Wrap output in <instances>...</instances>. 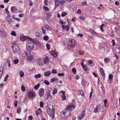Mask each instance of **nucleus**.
Instances as JSON below:
<instances>
[{
  "label": "nucleus",
  "instance_id": "4c0bfd02",
  "mask_svg": "<svg viewBox=\"0 0 120 120\" xmlns=\"http://www.w3.org/2000/svg\"><path fill=\"white\" fill-rule=\"evenodd\" d=\"M21 89L24 92L25 91V88L23 85H22V86Z\"/></svg>",
  "mask_w": 120,
  "mask_h": 120
},
{
  "label": "nucleus",
  "instance_id": "aec40b11",
  "mask_svg": "<svg viewBox=\"0 0 120 120\" xmlns=\"http://www.w3.org/2000/svg\"><path fill=\"white\" fill-rule=\"evenodd\" d=\"M86 65H84L83 66H82V68L83 70L85 71H87L88 70V68L86 67Z\"/></svg>",
  "mask_w": 120,
  "mask_h": 120
},
{
  "label": "nucleus",
  "instance_id": "1a4fd4ad",
  "mask_svg": "<svg viewBox=\"0 0 120 120\" xmlns=\"http://www.w3.org/2000/svg\"><path fill=\"white\" fill-rule=\"evenodd\" d=\"M75 107V106L74 105H71L68 106L66 109H68L70 111L71 110L74 109Z\"/></svg>",
  "mask_w": 120,
  "mask_h": 120
},
{
  "label": "nucleus",
  "instance_id": "423d86ee",
  "mask_svg": "<svg viewBox=\"0 0 120 120\" xmlns=\"http://www.w3.org/2000/svg\"><path fill=\"white\" fill-rule=\"evenodd\" d=\"M66 109V111L64 112L63 113V114L66 117H68L70 116L71 114V111L68 110V109Z\"/></svg>",
  "mask_w": 120,
  "mask_h": 120
},
{
  "label": "nucleus",
  "instance_id": "a211bd4d",
  "mask_svg": "<svg viewBox=\"0 0 120 120\" xmlns=\"http://www.w3.org/2000/svg\"><path fill=\"white\" fill-rule=\"evenodd\" d=\"M55 2V9L56 8L58 7L59 6L60 3V2H58L57 1H54Z\"/></svg>",
  "mask_w": 120,
  "mask_h": 120
},
{
  "label": "nucleus",
  "instance_id": "412c9836",
  "mask_svg": "<svg viewBox=\"0 0 120 120\" xmlns=\"http://www.w3.org/2000/svg\"><path fill=\"white\" fill-rule=\"evenodd\" d=\"M89 31L91 32L92 34L94 35H97V33L95 31L92 30H89Z\"/></svg>",
  "mask_w": 120,
  "mask_h": 120
},
{
  "label": "nucleus",
  "instance_id": "bf43d9fd",
  "mask_svg": "<svg viewBox=\"0 0 120 120\" xmlns=\"http://www.w3.org/2000/svg\"><path fill=\"white\" fill-rule=\"evenodd\" d=\"M115 4L116 5H118L119 4V3L118 1H116L115 2Z\"/></svg>",
  "mask_w": 120,
  "mask_h": 120
},
{
  "label": "nucleus",
  "instance_id": "bb28decb",
  "mask_svg": "<svg viewBox=\"0 0 120 120\" xmlns=\"http://www.w3.org/2000/svg\"><path fill=\"white\" fill-rule=\"evenodd\" d=\"M3 71V68L2 67H0V74L2 75Z\"/></svg>",
  "mask_w": 120,
  "mask_h": 120
},
{
  "label": "nucleus",
  "instance_id": "a19ab883",
  "mask_svg": "<svg viewBox=\"0 0 120 120\" xmlns=\"http://www.w3.org/2000/svg\"><path fill=\"white\" fill-rule=\"evenodd\" d=\"M46 46L47 49L48 50H49L50 49V45L48 43H47L46 44Z\"/></svg>",
  "mask_w": 120,
  "mask_h": 120
},
{
  "label": "nucleus",
  "instance_id": "052dcab7",
  "mask_svg": "<svg viewBox=\"0 0 120 120\" xmlns=\"http://www.w3.org/2000/svg\"><path fill=\"white\" fill-rule=\"evenodd\" d=\"M107 100L106 99H105L104 100V103L105 105L107 103Z\"/></svg>",
  "mask_w": 120,
  "mask_h": 120
},
{
  "label": "nucleus",
  "instance_id": "09e8293b",
  "mask_svg": "<svg viewBox=\"0 0 120 120\" xmlns=\"http://www.w3.org/2000/svg\"><path fill=\"white\" fill-rule=\"evenodd\" d=\"M11 34L13 36H15L16 34L15 32V31H12L11 33Z\"/></svg>",
  "mask_w": 120,
  "mask_h": 120
},
{
  "label": "nucleus",
  "instance_id": "4468645a",
  "mask_svg": "<svg viewBox=\"0 0 120 120\" xmlns=\"http://www.w3.org/2000/svg\"><path fill=\"white\" fill-rule=\"evenodd\" d=\"M45 96H46L47 97V99L49 101V99H50V98H51V97L50 95V93L49 92H48L45 95Z\"/></svg>",
  "mask_w": 120,
  "mask_h": 120
},
{
  "label": "nucleus",
  "instance_id": "2f4dec72",
  "mask_svg": "<svg viewBox=\"0 0 120 120\" xmlns=\"http://www.w3.org/2000/svg\"><path fill=\"white\" fill-rule=\"evenodd\" d=\"M76 69L75 68H73L72 69V71L73 72L74 74H76Z\"/></svg>",
  "mask_w": 120,
  "mask_h": 120
},
{
  "label": "nucleus",
  "instance_id": "774afa93",
  "mask_svg": "<svg viewBox=\"0 0 120 120\" xmlns=\"http://www.w3.org/2000/svg\"><path fill=\"white\" fill-rule=\"evenodd\" d=\"M101 75L103 76H104L105 75V73L104 71L101 72Z\"/></svg>",
  "mask_w": 120,
  "mask_h": 120
},
{
  "label": "nucleus",
  "instance_id": "de8ad7c7",
  "mask_svg": "<svg viewBox=\"0 0 120 120\" xmlns=\"http://www.w3.org/2000/svg\"><path fill=\"white\" fill-rule=\"evenodd\" d=\"M66 30L67 31H68L69 29V27L68 25H67L65 26Z\"/></svg>",
  "mask_w": 120,
  "mask_h": 120
},
{
  "label": "nucleus",
  "instance_id": "473e14b6",
  "mask_svg": "<svg viewBox=\"0 0 120 120\" xmlns=\"http://www.w3.org/2000/svg\"><path fill=\"white\" fill-rule=\"evenodd\" d=\"M49 39V37L47 36H45L43 37L44 39L46 41H47Z\"/></svg>",
  "mask_w": 120,
  "mask_h": 120
},
{
  "label": "nucleus",
  "instance_id": "e2e57ef3",
  "mask_svg": "<svg viewBox=\"0 0 120 120\" xmlns=\"http://www.w3.org/2000/svg\"><path fill=\"white\" fill-rule=\"evenodd\" d=\"M114 41V40H112V45L113 46H114L115 45V42Z\"/></svg>",
  "mask_w": 120,
  "mask_h": 120
},
{
  "label": "nucleus",
  "instance_id": "6e6d98bb",
  "mask_svg": "<svg viewBox=\"0 0 120 120\" xmlns=\"http://www.w3.org/2000/svg\"><path fill=\"white\" fill-rule=\"evenodd\" d=\"M24 14H19V16L20 17H21L24 16Z\"/></svg>",
  "mask_w": 120,
  "mask_h": 120
},
{
  "label": "nucleus",
  "instance_id": "dca6fc26",
  "mask_svg": "<svg viewBox=\"0 0 120 120\" xmlns=\"http://www.w3.org/2000/svg\"><path fill=\"white\" fill-rule=\"evenodd\" d=\"M6 19L8 22H10L12 20V18L10 16L8 15L6 17Z\"/></svg>",
  "mask_w": 120,
  "mask_h": 120
},
{
  "label": "nucleus",
  "instance_id": "4d7b16f0",
  "mask_svg": "<svg viewBox=\"0 0 120 120\" xmlns=\"http://www.w3.org/2000/svg\"><path fill=\"white\" fill-rule=\"evenodd\" d=\"M20 39L21 40L23 41H24L25 40L27 39V38H26V39L25 38V37H23V38H20Z\"/></svg>",
  "mask_w": 120,
  "mask_h": 120
},
{
  "label": "nucleus",
  "instance_id": "338daca9",
  "mask_svg": "<svg viewBox=\"0 0 120 120\" xmlns=\"http://www.w3.org/2000/svg\"><path fill=\"white\" fill-rule=\"evenodd\" d=\"M60 23L62 24H64V23L63 21L62 20H60L59 21Z\"/></svg>",
  "mask_w": 120,
  "mask_h": 120
},
{
  "label": "nucleus",
  "instance_id": "b1692460",
  "mask_svg": "<svg viewBox=\"0 0 120 120\" xmlns=\"http://www.w3.org/2000/svg\"><path fill=\"white\" fill-rule=\"evenodd\" d=\"M19 74L20 77H23L24 75V73L22 71H20Z\"/></svg>",
  "mask_w": 120,
  "mask_h": 120
},
{
  "label": "nucleus",
  "instance_id": "f8f14e48",
  "mask_svg": "<svg viewBox=\"0 0 120 120\" xmlns=\"http://www.w3.org/2000/svg\"><path fill=\"white\" fill-rule=\"evenodd\" d=\"M101 106V105H97L95 109H94V112L95 113H97L98 111V109L99 108H100Z\"/></svg>",
  "mask_w": 120,
  "mask_h": 120
},
{
  "label": "nucleus",
  "instance_id": "f257e3e1",
  "mask_svg": "<svg viewBox=\"0 0 120 120\" xmlns=\"http://www.w3.org/2000/svg\"><path fill=\"white\" fill-rule=\"evenodd\" d=\"M12 47L14 54L15 55L19 54L20 52V50L18 45L16 43H14L13 44Z\"/></svg>",
  "mask_w": 120,
  "mask_h": 120
},
{
  "label": "nucleus",
  "instance_id": "20e7f679",
  "mask_svg": "<svg viewBox=\"0 0 120 120\" xmlns=\"http://www.w3.org/2000/svg\"><path fill=\"white\" fill-rule=\"evenodd\" d=\"M27 95L29 96V98L33 99V98L35 97L36 93L33 90H31L27 93Z\"/></svg>",
  "mask_w": 120,
  "mask_h": 120
},
{
  "label": "nucleus",
  "instance_id": "37998d69",
  "mask_svg": "<svg viewBox=\"0 0 120 120\" xmlns=\"http://www.w3.org/2000/svg\"><path fill=\"white\" fill-rule=\"evenodd\" d=\"M84 17L80 15L79 17V19L81 20H83L84 19Z\"/></svg>",
  "mask_w": 120,
  "mask_h": 120
},
{
  "label": "nucleus",
  "instance_id": "ddd939ff",
  "mask_svg": "<svg viewBox=\"0 0 120 120\" xmlns=\"http://www.w3.org/2000/svg\"><path fill=\"white\" fill-rule=\"evenodd\" d=\"M51 72L50 71H47L44 72V76L46 77H49L51 74Z\"/></svg>",
  "mask_w": 120,
  "mask_h": 120
},
{
  "label": "nucleus",
  "instance_id": "c85d7f7f",
  "mask_svg": "<svg viewBox=\"0 0 120 120\" xmlns=\"http://www.w3.org/2000/svg\"><path fill=\"white\" fill-rule=\"evenodd\" d=\"M45 28L46 29L48 30H50L51 29V27H50L49 25H45Z\"/></svg>",
  "mask_w": 120,
  "mask_h": 120
},
{
  "label": "nucleus",
  "instance_id": "39448f33",
  "mask_svg": "<svg viewBox=\"0 0 120 120\" xmlns=\"http://www.w3.org/2000/svg\"><path fill=\"white\" fill-rule=\"evenodd\" d=\"M76 44L75 43V41L73 39H71L69 43V45L68 47H70L71 48H74L76 45Z\"/></svg>",
  "mask_w": 120,
  "mask_h": 120
},
{
  "label": "nucleus",
  "instance_id": "f03ea898",
  "mask_svg": "<svg viewBox=\"0 0 120 120\" xmlns=\"http://www.w3.org/2000/svg\"><path fill=\"white\" fill-rule=\"evenodd\" d=\"M47 112L48 114L50 116H52V119H53L54 116V109L53 106H52L51 108L49 107V106H46Z\"/></svg>",
  "mask_w": 120,
  "mask_h": 120
},
{
  "label": "nucleus",
  "instance_id": "69168bd1",
  "mask_svg": "<svg viewBox=\"0 0 120 120\" xmlns=\"http://www.w3.org/2000/svg\"><path fill=\"white\" fill-rule=\"evenodd\" d=\"M17 103H18L17 101H16L14 103V106H15L16 107L17 106Z\"/></svg>",
  "mask_w": 120,
  "mask_h": 120
},
{
  "label": "nucleus",
  "instance_id": "7c9ffc66",
  "mask_svg": "<svg viewBox=\"0 0 120 120\" xmlns=\"http://www.w3.org/2000/svg\"><path fill=\"white\" fill-rule=\"evenodd\" d=\"M21 108L20 107H19L17 109V112L19 113L21 111Z\"/></svg>",
  "mask_w": 120,
  "mask_h": 120
},
{
  "label": "nucleus",
  "instance_id": "c9c22d12",
  "mask_svg": "<svg viewBox=\"0 0 120 120\" xmlns=\"http://www.w3.org/2000/svg\"><path fill=\"white\" fill-rule=\"evenodd\" d=\"M43 9L44 10L46 11H47L49 10V8L45 6H44Z\"/></svg>",
  "mask_w": 120,
  "mask_h": 120
},
{
  "label": "nucleus",
  "instance_id": "58836bf2",
  "mask_svg": "<svg viewBox=\"0 0 120 120\" xmlns=\"http://www.w3.org/2000/svg\"><path fill=\"white\" fill-rule=\"evenodd\" d=\"M34 42L37 45H38L40 44L38 40H36L34 41Z\"/></svg>",
  "mask_w": 120,
  "mask_h": 120
},
{
  "label": "nucleus",
  "instance_id": "ea45409f",
  "mask_svg": "<svg viewBox=\"0 0 120 120\" xmlns=\"http://www.w3.org/2000/svg\"><path fill=\"white\" fill-rule=\"evenodd\" d=\"M52 74L54 73L56 74L57 73V71L56 70L53 69L52 71Z\"/></svg>",
  "mask_w": 120,
  "mask_h": 120
},
{
  "label": "nucleus",
  "instance_id": "7ed1b4c3",
  "mask_svg": "<svg viewBox=\"0 0 120 120\" xmlns=\"http://www.w3.org/2000/svg\"><path fill=\"white\" fill-rule=\"evenodd\" d=\"M31 52L30 51L25 52L22 54L23 56L26 58L28 61L33 60L34 59L33 56L30 54Z\"/></svg>",
  "mask_w": 120,
  "mask_h": 120
},
{
  "label": "nucleus",
  "instance_id": "79ce46f5",
  "mask_svg": "<svg viewBox=\"0 0 120 120\" xmlns=\"http://www.w3.org/2000/svg\"><path fill=\"white\" fill-rule=\"evenodd\" d=\"M19 62V60L17 59H15L14 61V63L15 64H16Z\"/></svg>",
  "mask_w": 120,
  "mask_h": 120
},
{
  "label": "nucleus",
  "instance_id": "c756f323",
  "mask_svg": "<svg viewBox=\"0 0 120 120\" xmlns=\"http://www.w3.org/2000/svg\"><path fill=\"white\" fill-rule=\"evenodd\" d=\"M41 77V75L40 74H39L37 75H35V77L36 78H40Z\"/></svg>",
  "mask_w": 120,
  "mask_h": 120
},
{
  "label": "nucleus",
  "instance_id": "72a5a7b5",
  "mask_svg": "<svg viewBox=\"0 0 120 120\" xmlns=\"http://www.w3.org/2000/svg\"><path fill=\"white\" fill-rule=\"evenodd\" d=\"M67 15L66 13L65 12H62L61 13V16L62 17H63L64 16L66 15Z\"/></svg>",
  "mask_w": 120,
  "mask_h": 120
},
{
  "label": "nucleus",
  "instance_id": "49530a36",
  "mask_svg": "<svg viewBox=\"0 0 120 120\" xmlns=\"http://www.w3.org/2000/svg\"><path fill=\"white\" fill-rule=\"evenodd\" d=\"M8 76L9 75H6L4 79V81H5L6 82L7 81L8 79Z\"/></svg>",
  "mask_w": 120,
  "mask_h": 120
},
{
  "label": "nucleus",
  "instance_id": "3c124183",
  "mask_svg": "<svg viewBox=\"0 0 120 120\" xmlns=\"http://www.w3.org/2000/svg\"><path fill=\"white\" fill-rule=\"evenodd\" d=\"M5 11H6V13L8 15L9 14V12L8 9V8H7L5 9Z\"/></svg>",
  "mask_w": 120,
  "mask_h": 120
},
{
  "label": "nucleus",
  "instance_id": "5fc2aeb1",
  "mask_svg": "<svg viewBox=\"0 0 120 120\" xmlns=\"http://www.w3.org/2000/svg\"><path fill=\"white\" fill-rule=\"evenodd\" d=\"M28 39H29V40H28V41H32V42H34V40L32 38H29L28 37Z\"/></svg>",
  "mask_w": 120,
  "mask_h": 120
},
{
  "label": "nucleus",
  "instance_id": "5701e85b",
  "mask_svg": "<svg viewBox=\"0 0 120 120\" xmlns=\"http://www.w3.org/2000/svg\"><path fill=\"white\" fill-rule=\"evenodd\" d=\"M58 79L56 77H55L52 78L50 80V82H53L55 81H57Z\"/></svg>",
  "mask_w": 120,
  "mask_h": 120
},
{
  "label": "nucleus",
  "instance_id": "f704fd0d",
  "mask_svg": "<svg viewBox=\"0 0 120 120\" xmlns=\"http://www.w3.org/2000/svg\"><path fill=\"white\" fill-rule=\"evenodd\" d=\"M44 103L42 101H41L40 103V107L42 108L43 107L44 105Z\"/></svg>",
  "mask_w": 120,
  "mask_h": 120
},
{
  "label": "nucleus",
  "instance_id": "9b49d317",
  "mask_svg": "<svg viewBox=\"0 0 120 120\" xmlns=\"http://www.w3.org/2000/svg\"><path fill=\"white\" fill-rule=\"evenodd\" d=\"M44 90L43 88H41L39 91V94L40 96L42 97L44 94Z\"/></svg>",
  "mask_w": 120,
  "mask_h": 120
},
{
  "label": "nucleus",
  "instance_id": "6ab92c4d",
  "mask_svg": "<svg viewBox=\"0 0 120 120\" xmlns=\"http://www.w3.org/2000/svg\"><path fill=\"white\" fill-rule=\"evenodd\" d=\"M49 60V59L48 57H47L45 58V59H44V63L45 64L46 63H47L48 61Z\"/></svg>",
  "mask_w": 120,
  "mask_h": 120
},
{
  "label": "nucleus",
  "instance_id": "cd10ccee",
  "mask_svg": "<svg viewBox=\"0 0 120 120\" xmlns=\"http://www.w3.org/2000/svg\"><path fill=\"white\" fill-rule=\"evenodd\" d=\"M113 77V75L112 74L109 75V80H112Z\"/></svg>",
  "mask_w": 120,
  "mask_h": 120
},
{
  "label": "nucleus",
  "instance_id": "8fccbe9b",
  "mask_svg": "<svg viewBox=\"0 0 120 120\" xmlns=\"http://www.w3.org/2000/svg\"><path fill=\"white\" fill-rule=\"evenodd\" d=\"M61 97L62 98V100H65L66 98V96L65 95H61Z\"/></svg>",
  "mask_w": 120,
  "mask_h": 120
},
{
  "label": "nucleus",
  "instance_id": "c03bdc74",
  "mask_svg": "<svg viewBox=\"0 0 120 120\" xmlns=\"http://www.w3.org/2000/svg\"><path fill=\"white\" fill-rule=\"evenodd\" d=\"M41 29L42 30V32L44 34H46V30L44 29V28L43 27H41Z\"/></svg>",
  "mask_w": 120,
  "mask_h": 120
},
{
  "label": "nucleus",
  "instance_id": "393cba45",
  "mask_svg": "<svg viewBox=\"0 0 120 120\" xmlns=\"http://www.w3.org/2000/svg\"><path fill=\"white\" fill-rule=\"evenodd\" d=\"M40 86V84L39 83H38L37 85H35L34 87V89L37 90L38 89Z\"/></svg>",
  "mask_w": 120,
  "mask_h": 120
},
{
  "label": "nucleus",
  "instance_id": "680f3d73",
  "mask_svg": "<svg viewBox=\"0 0 120 120\" xmlns=\"http://www.w3.org/2000/svg\"><path fill=\"white\" fill-rule=\"evenodd\" d=\"M77 36H79L81 37H82L83 35L82 34H77Z\"/></svg>",
  "mask_w": 120,
  "mask_h": 120
},
{
  "label": "nucleus",
  "instance_id": "0eeeda50",
  "mask_svg": "<svg viewBox=\"0 0 120 120\" xmlns=\"http://www.w3.org/2000/svg\"><path fill=\"white\" fill-rule=\"evenodd\" d=\"M30 46L32 48H34V42L30 41H27L26 42V46Z\"/></svg>",
  "mask_w": 120,
  "mask_h": 120
},
{
  "label": "nucleus",
  "instance_id": "0e129e2a",
  "mask_svg": "<svg viewBox=\"0 0 120 120\" xmlns=\"http://www.w3.org/2000/svg\"><path fill=\"white\" fill-rule=\"evenodd\" d=\"M75 77V79L77 80L79 78V76L78 75H76Z\"/></svg>",
  "mask_w": 120,
  "mask_h": 120
},
{
  "label": "nucleus",
  "instance_id": "4be33fe9",
  "mask_svg": "<svg viewBox=\"0 0 120 120\" xmlns=\"http://www.w3.org/2000/svg\"><path fill=\"white\" fill-rule=\"evenodd\" d=\"M57 92V89L56 88H54L53 90L52 94H53L54 95L56 94Z\"/></svg>",
  "mask_w": 120,
  "mask_h": 120
},
{
  "label": "nucleus",
  "instance_id": "6e6552de",
  "mask_svg": "<svg viewBox=\"0 0 120 120\" xmlns=\"http://www.w3.org/2000/svg\"><path fill=\"white\" fill-rule=\"evenodd\" d=\"M85 115V111L83 110L81 114L78 116L79 120H81L83 118Z\"/></svg>",
  "mask_w": 120,
  "mask_h": 120
},
{
  "label": "nucleus",
  "instance_id": "13d9d810",
  "mask_svg": "<svg viewBox=\"0 0 120 120\" xmlns=\"http://www.w3.org/2000/svg\"><path fill=\"white\" fill-rule=\"evenodd\" d=\"M86 4V2L85 1H83L82 2V5H85Z\"/></svg>",
  "mask_w": 120,
  "mask_h": 120
},
{
  "label": "nucleus",
  "instance_id": "603ef678",
  "mask_svg": "<svg viewBox=\"0 0 120 120\" xmlns=\"http://www.w3.org/2000/svg\"><path fill=\"white\" fill-rule=\"evenodd\" d=\"M58 75L59 76H64V74L63 73H59L58 74Z\"/></svg>",
  "mask_w": 120,
  "mask_h": 120
},
{
  "label": "nucleus",
  "instance_id": "9d476101",
  "mask_svg": "<svg viewBox=\"0 0 120 120\" xmlns=\"http://www.w3.org/2000/svg\"><path fill=\"white\" fill-rule=\"evenodd\" d=\"M50 54L55 57H56L57 56V53L55 51L52 50L50 52Z\"/></svg>",
  "mask_w": 120,
  "mask_h": 120
},
{
  "label": "nucleus",
  "instance_id": "e433bc0d",
  "mask_svg": "<svg viewBox=\"0 0 120 120\" xmlns=\"http://www.w3.org/2000/svg\"><path fill=\"white\" fill-rule=\"evenodd\" d=\"M44 83L47 85H49V82L47 80H45L44 81Z\"/></svg>",
  "mask_w": 120,
  "mask_h": 120
},
{
  "label": "nucleus",
  "instance_id": "a878e982",
  "mask_svg": "<svg viewBox=\"0 0 120 120\" xmlns=\"http://www.w3.org/2000/svg\"><path fill=\"white\" fill-rule=\"evenodd\" d=\"M88 62L90 65H91L92 66H93V62L92 61L90 60H89L88 61Z\"/></svg>",
  "mask_w": 120,
  "mask_h": 120
},
{
  "label": "nucleus",
  "instance_id": "f3484780",
  "mask_svg": "<svg viewBox=\"0 0 120 120\" xmlns=\"http://www.w3.org/2000/svg\"><path fill=\"white\" fill-rule=\"evenodd\" d=\"M27 49L28 51L30 52L31 50H32L34 48H32L31 46H26Z\"/></svg>",
  "mask_w": 120,
  "mask_h": 120
},
{
  "label": "nucleus",
  "instance_id": "864d4df0",
  "mask_svg": "<svg viewBox=\"0 0 120 120\" xmlns=\"http://www.w3.org/2000/svg\"><path fill=\"white\" fill-rule=\"evenodd\" d=\"M79 53L80 55H83L84 54V52L83 51H79Z\"/></svg>",
  "mask_w": 120,
  "mask_h": 120
},
{
  "label": "nucleus",
  "instance_id": "2eb2a0df",
  "mask_svg": "<svg viewBox=\"0 0 120 120\" xmlns=\"http://www.w3.org/2000/svg\"><path fill=\"white\" fill-rule=\"evenodd\" d=\"M35 35H36V38H41V35L39 32H36Z\"/></svg>",
  "mask_w": 120,
  "mask_h": 120
},
{
  "label": "nucleus",
  "instance_id": "a18cd8bd",
  "mask_svg": "<svg viewBox=\"0 0 120 120\" xmlns=\"http://www.w3.org/2000/svg\"><path fill=\"white\" fill-rule=\"evenodd\" d=\"M85 81L83 79L82 80L81 82V84L83 86H85Z\"/></svg>",
  "mask_w": 120,
  "mask_h": 120
}]
</instances>
